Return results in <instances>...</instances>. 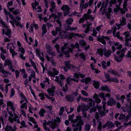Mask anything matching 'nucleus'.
Segmentation results:
<instances>
[{
    "label": "nucleus",
    "instance_id": "obj_1",
    "mask_svg": "<svg viewBox=\"0 0 131 131\" xmlns=\"http://www.w3.org/2000/svg\"><path fill=\"white\" fill-rule=\"evenodd\" d=\"M74 116V114H72L71 115H69V120L72 123H73L72 124L73 127L76 126L77 124L79 123H82L83 122V116H81L79 115H77L76 117V119H73Z\"/></svg>",
    "mask_w": 131,
    "mask_h": 131
},
{
    "label": "nucleus",
    "instance_id": "obj_2",
    "mask_svg": "<svg viewBox=\"0 0 131 131\" xmlns=\"http://www.w3.org/2000/svg\"><path fill=\"white\" fill-rule=\"evenodd\" d=\"M102 103L103 104L102 107L101 106H99L98 107V111L101 117L104 116L105 114V113H107L108 112V110H105V105L106 104V102L103 101Z\"/></svg>",
    "mask_w": 131,
    "mask_h": 131
},
{
    "label": "nucleus",
    "instance_id": "obj_3",
    "mask_svg": "<svg viewBox=\"0 0 131 131\" xmlns=\"http://www.w3.org/2000/svg\"><path fill=\"white\" fill-rule=\"evenodd\" d=\"M94 0H90L89 2V5L90 6H92V4L93 3V1ZM85 3L84 0H81L80 2V8L81 10V12H82L83 11V9H86L89 6L88 4V3H85Z\"/></svg>",
    "mask_w": 131,
    "mask_h": 131
},
{
    "label": "nucleus",
    "instance_id": "obj_4",
    "mask_svg": "<svg viewBox=\"0 0 131 131\" xmlns=\"http://www.w3.org/2000/svg\"><path fill=\"white\" fill-rule=\"evenodd\" d=\"M61 50L62 53L66 55L67 58L70 57L69 53L70 51L71 52V49L68 47L67 44L65 43L63 46L62 47Z\"/></svg>",
    "mask_w": 131,
    "mask_h": 131
},
{
    "label": "nucleus",
    "instance_id": "obj_5",
    "mask_svg": "<svg viewBox=\"0 0 131 131\" xmlns=\"http://www.w3.org/2000/svg\"><path fill=\"white\" fill-rule=\"evenodd\" d=\"M99 96L100 97L103 99V101H105L106 100V99L105 97V94H104L103 93H100L99 94V95L96 94L95 93L93 96V98L95 99V100L96 103L98 104L101 101V100L99 98Z\"/></svg>",
    "mask_w": 131,
    "mask_h": 131
},
{
    "label": "nucleus",
    "instance_id": "obj_6",
    "mask_svg": "<svg viewBox=\"0 0 131 131\" xmlns=\"http://www.w3.org/2000/svg\"><path fill=\"white\" fill-rule=\"evenodd\" d=\"M60 78H59V77L58 76H56L55 77V79L54 80L55 81L57 82L58 85L62 87L64 85L63 83V80L65 79V77L64 75L62 74L60 75Z\"/></svg>",
    "mask_w": 131,
    "mask_h": 131
},
{
    "label": "nucleus",
    "instance_id": "obj_7",
    "mask_svg": "<svg viewBox=\"0 0 131 131\" xmlns=\"http://www.w3.org/2000/svg\"><path fill=\"white\" fill-rule=\"evenodd\" d=\"M116 53V55L114 54L115 59L117 61L120 62L122 61L123 57L124 56V54L119 51H117Z\"/></svg>",
    "mask_w": 131,
    "mask_h": 131
},
{
    "label": "nucleus",
    "instance_id": "obj_8",
    "mask_svg": "<svg viewBox=\"0 0 131 131\" xmlns=\"http://www.w3.org/2000/svg\"><path fill=\"white\" fill-rule=\"evenodd\" d=\"M56 119L52 120L51 124L49 126L50 128L52 129H54L57 127L59 123L60 118L57 117Z\"/></svg>",
    "mask_w": 131,
    "mask_h": 131
},
{
    "label": "nucleus",
    "instance_id": "obj_9",
    "mask_svg": "<svg viewBox=\"0 0 131 131\" xmlns=\"http://www.w3.org/2000/svg\"><path fill=\"white\" fill-rule=\"evenodd\" d=\"M3 32L2 34H5L6 35L8 36L9 38L11 37V30L8 28V27L6 28L5 29H2Z\"/></svg>",
    "mask_w": 131,
    "mask_h": 131
},
{
    "label": "nucleus",
    "instance_id": "obj_10",
    "mask_svg": "<svg viewBox=\"0 0 131 131\" xmlns=\"http://www.w3.org/2000/svg\"><path fill=\"white\" fill-rule=\"evenodd\" d=\"M116 101L113 97H110L107 102V104L108 105L110 106L115 105L116 104Z\"/></svg>",
    "mask_w": 131,
    "mask_h": 131
},
{
    "label": "nucleus",
    "instance_id": "obj_11",
    "mask_svg": "<svg viewBox=\"0 0 131 131\" xmlns=\"http://www.w3.org/2000/svg\"><path fill=\"white\" fill-rule=\"evenodd\" d=\"M77 110L78 112H79L81 111L83 112L84 111H87L88 110L86 105L84 104L82 105H79Z\"/></svg>",
    "mask_w": 131,
    "mask_h": 131
},
{
    "label": "nucleus",
    "instance_id": "obj_12",
    "mask_svg": "<svg viewBox=\"0 0 131 131\" xmlns=\"http://www.w3.org/2000/svg\"><path fill=\"white\" fill-rule=\"evenodd\" d=\"M109 37L108 36H102L101 37H99L97 38V40L99 41L101 43L104 45L106 44V42L105 39L106 40H109Z\"/></svg>",
    "mask_w": 131,
    "mask_h": 131
},
{
    "label": "nucleus",
    "instance_id": "obj_13",
    "mask_svg": "<svg viewBox=\"0 0 131 131\" xmlns=\"http://www.w3.org/2000/svg\"><path fill=\"white\" fill-rule=\"evenodd\" d=\"M118 119L121 121L127 122L128 118L127 115L126 116L123 114H121L119 116L118 118Z\"/></svg>",
    "mask_w": 131,
    "mask_h": 131
},
{
    "label": "nucleus",
    "instance_id": "obj_14",
    "mask_svg": "<svg viewBox=\"0 0 131 131\" xmlns=\"http://www.w3.org/2000/svg\"><path fill=\"white\" fill-rule=\"evenodd\" d=\"M83 123L82 122V123H79V124H77L75 127L74 128L73 131H77L79 130V131H81V130L82 128V125H84V122L83 121Z\"/></svg>",
    "mask_w": 131,
    "mask_h": 131
},
{
    "label": "nucleus",
    "instance_id": "obj_15",
    "mask_svg": "<svg viewBox=\"0 0 131 131\" xmlns=\"http://www.w3.org/2000/svg\"><path fill=\"white\" fill-rule=\"evenodd\" d=\"M65 98L69 102H72L75 99V97L72 95L68 94L65 96Z\"/></svg>",
    "mask_w": 131,
    "mask_h": 131
},
{
    "label": "nucleus",
    "instance_id": "obj_16",
    "mask_svg": "<svg viewBox=\"0 0 131 131\" xmlns=\"http://www.w3.org/2000/svg\"><path fill=\"white\" fill-rule=\"evenodd\" d=\"M5 131H15L17 129L16 126H15L13 127L7 124L5 128Z\"/></svg>",
    "mask_w": 131,
    "mask_h": 131
},
{
    "label": "nucleus",
    "instance_id": "obj_17",
    "mask_svg": "<svg viewBox=\"0 0 131 131\" xmlns=\"http://www.w3.org/2000/svg\"><path fill=\"white\" fill-rule=\"evenodd\" d=\"M126 20L125 18L124 17H122V20H120L121 23L119 24H118L116 26H117L118 29H119L120 28V26H124L126 24Z\"/></svg>",
    "mask_w": 131,
    "mask_h": 131
},
{
    "label": "nucleus",
    "instance_id": "obj_18",
    "mask_svg": "<svg viewBox=\"0 0 131 131\" xmlns=\"http://www.w3.org/2000/svg\"><path fill=\"white\" fill-rule=\"evenodd\" d=\"M70 46V47L72 48L71 49V52L72 53V51L73 50V49H74L75 48H76L77 49L79 48L80 44L78 42H76L74 45L73 43H71Z\"/></svg>",
    "mask_w": 131,
    "mask_h": 131
},
{
    "label": "nucleus",
    "instance_id": "obj_19",
    "mask_svg": "<svg viewBox=\"0 0 131 131\" xmlns=\"http://www.w3.org/2000/svg\"><path fill=\"white\" fill-rule=\"evenodd\" d=\"M46 57L48 61H51L52 64L54 66H55L56 63L54 60L53 59V57H51L50 58L47 55H46Z\"/></svg>",
    "mask_w": 131,
    "mask_h": 131
},
{
    "label": "nucleus",
    "instance_id": "obj_20",
    "mask_svg": "<svg viewBox=\"0 0 131 131\" xmlns=\"http://www.w3.org/2000/svg\"><path fill=\"white\" fill-rule=\"evenodd\" d=\"M62 28V27L61 28L57 27L55 29V31L54 30H53L51 31V33L52 35L54 36H55L58 33V32H60L61 31V29Z\"/></svg>",
    "mask_w": 131,
    "mask_h": 131
},
{
    "label": "nucleus",
    "instance_id": "obj_21",
    "mask_svg": "<svg viewBox=\"0 0 131 131\" xmlns=\"http://www.w3.org/2000/svg\"><path fill=\"white\" fill-rule=\"evenodd\" d=\"M15 116L13 118H12L10 116L8 117V119L11 123H13L14 121L16 122L17 118H18V116L15 115L14 114Z\"/></svg>",
    "mask_w": 131,
    "mask_h": 131
},
{
    "label": "nucleus",
    "instance_id": "obj_22",
    "mask_svg": "<svg viewBox=\"0 0 131 131\" xmlns=\"http://www.w3.org/2000/svg\"><path fill=\"white\" fill-rule=\"evenodd\" d=\"M83 17L86 20L88 19H91V20L93 21L94 19L91 15H88L87 14H84L83 15Z\"/></svg>",
    "mask_w": 131,
    "mask_h": 131
},
{
    "label": "nucleus",
    "instance_id": "obj_23",
    "mask_svg": "<svg viewBox=\"0 0 131 131\" xmlns=\"http://www.w3.org/2000/svg\"><path fill=\"white\" fill-rule=\"evenodd\" d=\"M65 29L66 31L68 30H76L77 29V27H71L70 26L67 25L65 27Z\"/></svg>",
    "mask_w": 131,
    "mask_h": 131
},
{
    "label": "nucleus",
    "instance_id": "obj_24",
    "mask_svg": "<svg viewBox=\"0 0 131 131\" xmlns=\"http://www.w3.org/2000/svg\"><path fill=\"white\" fill-rule=\"evenodd\" d=\"M64 63L65 67L68 69L74 68L73 65L71 64L69 61H65L64 62Z\"/></svg>",
    "mask_w": 131,
    "mask_h": 131
},
{
    "label": "nucleus",
    "instance_id": "obj_25",
    "mask_svg": "<svg viewBox=\"0 0 131 131\" xmlns=\"http://www.w3.org/2000/svg\"><path fill=\"white\" fill-rule=\"evenodd\" d=\"M13 1H11L10 2H8V5H7V6H8V7L9 9V10L11 12H12L14 10V8L13 7L9 8L8 7L9 6H12L13 5Z\"/></svg>",
    "mask_w": 131,
    "mask_h": 131
},
{
    "label": "nucleus",
    "instance_id": "obj_26",
    "mask_svg": "<svg viewBox=\"0 0 131 131\" xmlns=\"http://www.w3.org/2000/svg\"><path fill=\"white\" fill-rule=\"evenodd\" d=\"M112 53L111 50H107L104 51V54L105 57H108L111 56V53Z\"/></svg>",
    "mask_w": 131,
    "mask_h": 131
},
{
    "label": "nucleus",
    "instance_id": "obj_27",
    "mask_svg": "<svg viewBox=\"0 0 131 131\" xmlns=\"http://www.w3.org/2000/svg\"><path fill=\"white\" fill-rule=\"evenodd\" d=\"M122 47V45L121 44H120L118 46H113L112 47V50L113 52H114L115 49H120Z\"/></svg>",
    "mask_w": 131,
    "mask_h": 131
},
{
    "label": "nucleus",
    "instance_id": "obj_28",
    "mask_svg": "<svg viewBox=\"0 0 131 131\" xmlns=\"http://www.w3.org/2000/svg\"><path fill=\"white\" fill-rule=\"evenodd\" d=\"M35 72L33 70H32L31 71V74L28 77L29 81H31V79L35 77Z\"/></svg>",
    "mask_w": 131,
    "mask_h": 131
},
{
    "label": "nucleus",
    "instance_id": "obj_29",
    "mask_svg": "<svg viewBox=\"0 0 131 131\" xmlns=\"http://www.w3.org/2000/svg\"><path fill=\"white\" fill-rule=\"evenodd\" d=\"M42 36L43 37L44 34H45L47 32V30L46 26V25L45 24H43L42 26Z\"/></svg>",
    "mask_w": 131,
    "mask_h": 131
},
{
    "label": "nucleus",
    "instance_id": "obj_30",
    "mask_svg": "<svg viewBox=\"0 0 131 131\" xmlns=\"http://www.w3.org/2000/svg\"><path fill=\"white\" fill-rule=\"evenodd\" d=\"M91 125L88 123H86L84 125V131H90Z\"/></svg>",
    "mask_w": 131,
    "mask_h": 131
},
{
    "label": "nucleus",
    "instance_id": "obj_31",
    "mask_svg": "<svg viewBox=\"0 0 131 131\" xmlns=\"http://www.w3.org/2000/svg\"><path fill=\"white\" fill-rule=\"evenodd\" d=\"M61 9L63 10L67 11L68 13H69L70 8L68 5H63L61 7Z\"/></svg>",
    "mask_w": 131,
    "mask_h": 131
},
{
    "label": "nucleus",
    "instance_id": "obj_32",
    "mask_svg": "<svg viewBox=\"0 0 131 131\" xmlns=\"http://www.w3.org/2000/svg\"><path fill=\"white\" fill-rule=\"evenodd\" d=\"M13 47V49H12V47H10V48L9 50L10 53L12 54V56L13 57L14 55H16L17 54V53L15 52L14 51V49H15V47L14 46Z\"/></svg>",
    "mask_w": 131,
    "mask_h": 131
},
{
    "label": "nucleus",
    "instance_id": "obj_33",
    "mask_svg": "<svg viewBox=\"0 0 131 131\" xmlns=\"http://www.w3.org/2000/svg\"><path fill=\"white\" fill-rule=\"evenodd\" d=\"M51 8L50 9V10L51 12H53V10L55 9L56 7L55 2L51 1Z\"/></svg>",
    "mask_w": 131,
    "mask_h": 131
},
{
    "label": "nucleus",
    "instance_id": "obj_34",
    "mask_svg": "<svg viewBox=\"0 0 131 131\" xmlns=\"http://www.w3.org/2000/svg\"><path fill=\"white\" fill-rule=\"evenodd\" d=\"M101 90L104 91H105L108 92H110V90L109 89V87L107 85L105 86H102L101 88Z\"/></svg>",
    "mask_w": 131,
    "mask_h": 131
},
{
    "label": "nucleus",
    "instance_id": "obj_35",
    "mask_svg": "<svg viewBox=\"0 0 131 131\" xmlns=\"http://www.w3.org/2000/svg\"><path fill=\"white\" fill-rule=\"evenodd\" d=\"M107 72L113 74L115 75L118 77H120V74H119L116 71L114 70H110L108 71Z\"/></svg>",
    "mask_w": 131,
    "mask_h": 131
},
{
    "label": "nucleus",
    "instance_id": "obj_36",
    "mask_svg": "<svg viewBox=\"0 0 131 131\" xmlns=\"http://www.w3.org/2000/svg\"><path fill=\"white\" fill-rule=\"evenodd\" d=\"M79 42L80 45L82 48H83L85 46L86 43V42H85V41L83 39L79 40Z\"/></svg>",
    "mask_w": 131,
    "mask_h": 131
},
{
    "label": "nucleus",
    "instance_id": "obj_37",
    "mask_svg": "<svg viewBox=\"0 0 131 131\" xmlns=\"http://www.w3.org/2000/svg\"><path fill=\"white\" fill-rule=\"evenodd\" d=\"M106 124L107 125V127L109 128H112L114 126V123L110 121H107L106 122Z\"/></svg>",
    "mask_w": 131,
    "mask_h": 131
},
{
    "label": "nucleus",
    "instance_id": "obj_38",
    "mask_svg": "<svg viewBox=\"0 0 131 131\" xmlns=\"http://www.w3.org/2000/svg\"><path fill=\"white\" fill-rule=\"evenodd\" d=\"M45 46L46 49L47 50V53L52 51V48L49 44L48 43H46Z\"/></svg>",
    "mask_w": 131,
    "mask_h": 131
},
{
    "label": "nucleus",
    "instance_id": "obj_39",
    "mask_svg": "<svg viewBox=\"0 0 131 131\" xmlns=\"http://www.w3.org/2000/svg\"><path fill=\"white\" fill-rule=\"evenodd\" d=\"M112 12L111 9L109 8L108 9V12L106 13V16L107 18L110 19L111 18V14Z\"/></svg>",
    "mask_w": 131,
    "mask_h": 131
},
{
    "label": "nucleus",
    "instance_id": "obj_40",
    "mask_svg": "<svg viewBox=\"0 0 131 131\" xmlns=\"http://www.w3.org/2000/svg\"><path fill=\"white\" fill-rule=\"evenodd\" d=\"M47 91L50 95L52 96L54 95V90H52L51 88H49L48 89Z\"/></svg>",
    "mask_w": 131,
    "mask_h": 131
},
{
    "label": "nucleus",
    "instance_id": "obj_41",
    "mask_svg": "<svg viewBox=\"0 0 131 131\" xmlns=\"http://www.w3.org/2000/svg\"><path fill=\"white\" fill-rule=\"evenodd\" d=\"M113 35L114 37H117L118 39H119L120 40H122L123 39V38L122 37H121L120 36L119 32V31L117 32L116 33H114Z\"/></svg>",
    "mask_w": 131,
    "mask_h": 131
},
{
    "label": "nucleus",
    "instance_id": "obj_42",
    "mask_svg": "<svg viewBox=\"0 0 131 131\" xmlns=\"http://www.w3.org/2000/svg\"><path fill=\"white\" fill-rule=\"evenodd\" d=\"M34 27L36 29H38V26L37 24H31L30 27L31 31H33V27Z\"/></svg>",
    "mask_w": 131,
    "mask_h": 131
},
{
    "label": "nucleus",
    "instance_id": "obj_43",
    "mask_svg": "<svg viewBox=\"0 0 131 131\" xmlns=\"http://www.w3.org/2000/svg\"><path fill=\"white\" fill-rule=\"evenodd\" d=\"M98 122L99 123L98 127H97V129L98 131H100L101 130L102 127V122L100 119L98 120Z\"/></svg>",
    "mask_w": 131,
    "mask_h": 131
},
{
    "label": "nucleus",
    "instance_id": "obj_44",
    "mask_svg": "<svg viewBox=\"0 0 131 131\" xmlns=\"http://www.w3.org/2000/svg\"><path fill=\"white\" fill-rule=\"evenodd\" d=\"M46 111L44 109L42 108L41 109L39 112V114L41 116H44V114L46 113Z\"/></svg>",
    "mask_w": 131,
    "mask_h": 131
},
{
    "label": "nucleus",
    "instance_id": "obj_45",
    "mask_svg": "<svg viewBox=\"0 0 131 131\" xmlns=\"http://www.w3.org/2000/svg\"><path fill=\"white\" fill-rule=\"evenodd\" d=\"M15 22L16 25L18 27L19 26H20L21 28H22L23 26L20 23L16 20L15 19H14L13 20Z\"/></svg>",
    "mask_w": 131,
    "mask_h": 131
},
{
    "label": "nucleus",
    "instance_id": "obj_46",
    "mask_svg": "<svg viewBox=\"0 0 131 131\" xmlns=\"http://www.w3.org/2000/svg\"><path fill=\"white\" fill-rule=\"evenodd\" d=\"M93 82L94 87L96 89L98 88L99 86V82L95 80H93Z\"/></svg>",
    "mask_w": 131,
    "mask_h": 131
},
{
    "label": "nucleus",
    "instance_id": "obj_47",
    "mask_svg": "<svg viewBox=\"0 0 131 131\" xmlns=\"http://www.w3.org/2000/svg\"><path fill=\"white\" fill-rule=\"evenodd\" d=\"M97 52L99 53L101 56H102L103 54L104 50L103 49L101 48L98 49Z\"/></svg>",
    "mask_w": 131,
    "mask_h": 131
},
{
    "label": "nucleus",
    "instance_id": "obj_48",
    "mask_svg": "<svg viewBox=\"0 0 131 131\" xmlns=\"http://www.w3.org/2000/svg\"><path fill=\"white\" fill-rule=\"evenodd\" d=\"M81 100L84 102L93 101V100L91 98H84L82 97Z\"/></svg>",
    "mask_w": 131,
    "mask_h": 131
},
{
    "label": "nucleus",
    "instance_id": "obj_49",
    "mask_svg": "<svg viewBox=\"0 0 131 131\" xmlns=\"http://www.w3.org/2000/svg\"><path fill=\"white\" fill-rule=\"evenodd\" d=\"M73 21V19L71 18H69L66 20V23L68 25H70L72 24Z\"/></svg>",
    "mask_w": 131,
    "mask_h": 131
},
{
    "label": "nucleus",
    "instance_id": "obj_50",
    "mask_svg": "<svg viewBox=\"0 0 131 131\" xmlns=\"http://www.w3.org/2000/svg\"><path fill=\"white\" fill-rule=\"evenodd\" d=\"M123 34L125 36V39L128 38V37L130 36V34L129 32L126 31L123 33Z\"/></svg>",
    "mask_w": 131,
    "mask_h": 131
},
{
    "label": "nucleus",
    "instance_id": "obj_51",
    "mask_svg": "<svg viewBox=\"0 0 131 131\" xmlns=\"http://www.w3.org/2000/svg\"><path fill=\"white\" fill-rule=\"evenodd\" d=\"M68 86L67 85V84H66L65 85V86H63L62 88V91L65 92H66L68 91Z\"/></svg>",
    "mask_w": 131,
    "mask_h": 131
},
{
    "label": "nucleus",
    "instance_id": "obj_52",
    "mask_svg": "<svg viewBox=\"0 0 131 131\" xmlns=\"http://www.w3.org/2000/svg\"><path fill=\"white\" fill-rule=\"evenodd\" d=\"M64 107H61L60 109V111L59 113V114L60 115H61L63 114V112L64 111Z\"/></svg>",
    "mask_w": 131,
    "mask_h": 131
},
{
    "label": "nucleus",
    "instance_id": "obj_53",
    "mask_svg": "<svg viewBox=\"0 0 131 131\" xmlns=\"http://www.w3.org/2000/svg\"><path fill=\"white\" fill-rule=\"evenodd\" d=\"M0 23L2 26L5 27V29L8 27V26L7 25V24L3 21L2 20H1Z\"/></svg>",
    "mask_w": 131,
    "mask_h": 131
},
{
    "label": "nucleus",
    "instance_id": "obj_54",
    "mask_svg": "<svg viewBox=\"0 0 131 131\" xmlns=\"http://www.w3.org/2000/svg\"><path fill=\"white\" fill-rule=\"evenodd\" d=\"M126 97L127 98V100L128 101H130L131 100L130 98L131 97V93L130 92L128 94H126Z\"/></svg>",
    "mask_w": 131,
    "mask_h": 131
},
{
    "label": "nucleus",
    "instance_id": "obj_55",
    "mask_svg": "<svg viewBox=\"0 0 131 131\" xmlns=\"http://www.w3.org/2000/svg\"><path fill=\"white\" fill-rule=\"evenodd\" d=\"M107 2H106V3L105 2H102V6L101 7V8L100 9V10H102V8L104 7H106L107 6Z\"/></svg>",
    "mask_w": 131,
    "mask_h": 131
},
{
    "label": "nucleus",
    "instance_id": "obj_56",
    "mask_svg": "<svg viewBox=\"0 0 131 131\" xmlns=\"http://www.w3.org/2000/svg\"><path fill=\"white\" fill-rule=\"evenodd\" d=\"M13 11V14L14 15H17L20 13V10L16 9Z\"/></svg>",
    "mask_w": 131,
    "mask_h": 131
},
{
    "label": "nucleus",
    "instance_id": "obj_57",
    "mask_svg": "<svg viewBox=\"0 0 131 131\" xmlns=\"http://www.w3.org/2000/svg\"><path fill=\"white\" fill-rule=\"evenodd\" d=\"M52 71L54 75H58L59 73V71L55 68L53 69Z\"/></svg>",
    "mask_w": 131,
    "mask_h": 131
},
{
    "label": "nucleus",
    "instance_id": "obj_58",
    "mask_svg": "<svg viewBox=\"0 0 131 131\" xmlns=\"http://www.w3.org/2000/svg\"><path fill=\"white\" fill-rule=\"evenodd\" d=\"M116 2V0H111L110 2V7L112 6V5L115 4Z\"/></svg>",
    "mask_w": 131,
    "mask_h": 131
},
{
    "label": "nucleus",
    "instance_id": "obj_59",
    "mask_svg": "<svg viewBox=\"0 0 131 131\" xmlns=\"http://www.w3.org/2000/svg\"><path fill=\"white\" fill-rule=\"evenodd\" d=\"M43 126L44 129L47 131H50L49 128L47 127L46 125L44 123H43Z\"/></svg>",
    "mask_w": 131,
    "mask_h": 131
},
{
    "label": "nucleus",
    "instance_id": "obj_60",
    "mask_svg": "<svg viewBox=\"0 0 131 131\" xmlns=\"http://www.w3.org/2000/svg\"><path fill=\"white\" fill-rule=\"evenodd\" d=\"M126 110L128 112L131 111V107H130L129 106H128L127 104H126Z\"/></svg>",
    "mask_w": 131,
    "mask_h": 131
},
{
    "label": "nucleus",
    "instance_id": "obj_61",
    "mask_svg": "<svg viewBox=\"0 0 131 131\" xmlns=\"http://www.w3.org/2000/svg\"><path fill=\"white\" fill-rule=\"evenodd\" d=\"M20 107L21 108H25L26 109H27V105L26 103H24Z\"/></svg>",
    "mask_w": 131,
    "mask_h": 131
},
{
    "label": "nucleus",
    "instance_id": "obj_62",
    "mask_svg": "<svg viewBox=\"0 0 131 131\" xmlns=\"http://www.w3.org/2000/svg\"><path fill=\"white\" fill-rule=\"evenodd\" d=\"M90 102L88 103L87 105L86 106V107L87 108V109H89L90 107H92V101H90Z\"/></svg>",
    "mask_w": 131,
    "mask_h": 131
},
{
    "label": "nucleus",
    "instance_id": "obj_63",
    "mask_svg": "<svg viewBox=\"0 0 131 131\" xmlns=\"http://www.w3.org/2000/svg\"><path fill=\"white\" fill-rule=\"evenodd\" d=\"M48 73L49 75H50L51 77H53L54 78L55 77V75L53 73L52 71H48Z\"/></svg>",
    "mask_w": 131,
    "mask_h": 131
},
{
    "label": "nucleus",
    "instance_id": "obj_64",
    "mask_svg": "<svg viewBox=\"0 0 131 131\" xmlns=\"http://www.w3.org/2000/svg\"><path fill=\"white\" fill-rule=\"evenodd\" d=\"M101 63L102 66V67L104 69H106V62L105 61H103Z\"/></svg>",
    "mask_w": 131,
    "mask_h": 131
}]
</instances>
